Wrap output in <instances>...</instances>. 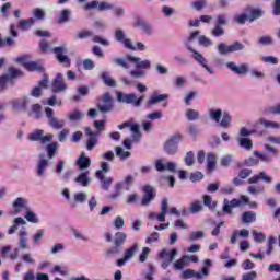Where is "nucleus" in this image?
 <instances>
[{
  "mask_svg": "<svg viewBox=\"0 0 280 280\" xmlns=\"http://www.w3.org/2000/svg\"><path fill=\"white\" fill-rule=\"evenodd\" d=\"M95 176L102 183V189H104V191H108V189H110V185H113V177H106L102 171H97Z\"/></svg>",
  "mask_w": 280,
  "mask_h": 280,
  "instance_id": "a878e982",
  "label": "nucleus"
},
{
  "mask_svg": "<svg viewBox=\"0 0 280 280\" xmlns=\"http://www.w3.org/2000/svg\"><path fill=\"white\" fill-rule=\"evenodd\" d=\"M30 117H35V119H40L43 117V105L36 103L33 104L28 110Z\"/></svg>",
  "mask_w": 280,
  "mask_h": 280,
  "instance_id": "e433bc0d",
  "label": "nucleus"
},
{
  "mask_svg": "<svg viewBox=\"0 0 280 280\" xmlns=\"http://www.w3.org/2000/svg\"><path fill=\"white\" fill-rule=\"evenodd\" d=\"M90 36H93V33L90 30H83L77 33L75 38L78 40H84V38H90Z\"/></svg>",
  "mask_w": 280,
  "mask_h": 280,
  "instance_id": "0e129e2a",
  "label": "nucleus"
},
{
  "mask_svg": "<svg viewBox=\"0 0 280 280\" xmlns=\"http://www.w3.org/2000/svg\"><path fill=\"white\" fill-rule=\"evenodd\" d=\"M74 180L75 183H78V185H81V187H89L91 185V177H89V171L79 174Z\"/></svg>",
  "mask_w": 280,
  "mask_h": 280,
  "instance_id": "f704fd0d",
  "label": "nucleus"
},
{
  "mask_svg": "<svg viewBox=\"0 0 280 280\" xmlns=\"http://www.w3.org/2000/svg\"><path fill=\"white\" fill-rule=\"evenodd\" d=\"M10 104L13 110H27V106L30 105V96L15 98L11 101Z\"/></svg>",
  "mask_w": 280,
  "mask_h": 280,
  "instance_id": "4be33fe9",
  "label": "nucleus"
},
{
  "mask_svg": "<svg viewBox=\"0 0 280 280\" xmlns=\"http://www.w3.org/2000/svg\"><path fill=\"white\" fill-rule=\"evenodd\" d=\"M137 253H139V244L133 243L132 246L125 249L124 257L117 260V266H126L127 261H130V259H132Z\"/></svg>",
  "mask_w": 280,
  "mask_h": 280,
  "instance_id": "ddd939ff",
  "label": "nucleus"
},
{
  "mask_svg": "<svg viewBox=\"0 0 280 280\" xmlns=\"http://www.w3.org/2000/svg\"><path fill=\"white\" fill-rule=\"evenodd\" d=\"M114 38L116 43H120V45H124L126 49H135L132 47V39L128 38V36L126 35V31H124V28H115Z\"/></svg>",
  "mask_w": 280,
  "mask_h": 280,
  "instance_id": "9b49d317",
  "label": "nucleus"
},
{
  "mask_svg": "<svg viewBox=\"0 0 280 280\" xmlns=\"http://www.w3.org/2000/svg\"><path fill=\"white\" fill-rule=\"evenodd\" d=\"M225 31L222 26L215 24V26L211 30V36L215 38H220V36H224Z\"/></svg>",
  "mask_w": 280,
  "mask_h": 280,
  "instance_id": "bf43d9fd",
  "label": "nucleus"
},
{
  "mask_svg": "<svg viewBox=\"0 0 280 280\" xmlns=\"http://www.w3.org/2000/svg\"><path fill=\"white\" fill-rule=\"evenodd\" d=\"M198 43L201 47H211V45H213V42L205 35H200L198 37Z\"/></svg>",
  "mask_w": 280,
  "mask_h": 280,
  "instance_id": "680f3d73",
  "label": "nucleus"
},
{
  "mask_svg": "<svg viewBox=\"0 0 280 280\" xmlns=\"http://www.w3.org/2000/svg\"><path fill=\"white\" fill-rule=\"evenodd\" d=\"M119 253H121V250L116 245L115 247H110L109 249H107L105 252V257H107V258L116 257V255H119Z\"/></svg>",
  "mask_w": 280,
  "mask_h": 280,
  "instance_id": "338daca9",
  "label": "nucleus"
},
{
  "mask_svg": "<svg viewBox=\"0 0 280 280\" xmlns=\"http://www.w3.org/2000/svg\"><path fill=\"white\" fill-rule=\"evenodd\" d=\"M101 78H102V80H103V82H104V84H105L106 86H112V88L117 86V81H115V79L110 78V73H108V72H103V73L101 74Z\"/></svg>",
  "mask_w": 280,
  "mask_h": 280,
  "instance_id": "49530a36",
  "label": "nucleus"
},
{
  "mask_svg": "<svg viewBox=\"0 0 280 280\" xmlns=\"http://www.w3.org/2000/svg\"><path fill=\"white\" fill-rule=\"evenodd\" d=\"M257 44L261 47H270V45H275V38L270 35H260L257 38Z\"/></svg>",
  "mask_w": 280,
  "mask_h": 280,
  "instance_id": "4c0bfd02",
  "label": "nucleus"
},
{
  "mask_svg": "<svg viewBox=\"0 0 280 280\" xmlns=\"http://www.w3.org/2000/svg\"><path fill=\"white\" fill-rule=\"evenodd\" d=\"M176 255H178V250L177 249H163L160 253V257L162 260L161 264V268H163V270H167V268H170V265L172 264V261H174V259H176Z\"/></svg>",
  "mask_w": 280,
  "mask_h": 280,
  "instance_id": "9d476101",
  "label": "nucleus"
},
{
  "mask_svg": "<svg viewBox=\"0 0 280 280\" xmlns=\"http://www.w3.org/2000/svg\"><path fill=\"white\" fill-rule=\"evenodd\" d=\"M24 218L27 222H31V224H38V222H40V219H38L36 213L30 207L26 208Z\"/></svg>",
  "mask_w": 280,
  "mask_h": 280,
  "instance_id": "58836bf2",
  "label": "nucleus"
},
{
  "mask_svg": "<svg viewBox=\"0 0 280 280\" xmlns=\"http://www.w3.org/2000/svg\"><path fill=\"white\" fill-rule=\"evenodd\" d=\"M143 191V197L141 199V205L142 207H148L154 198H156V192L154 191V187L150 185H145L142 189Z\"/></svg>",
  "mask_w": 280,
  "mask_h": 280,
  "instance_id": "f3484780",
  "label": "nucleus"
},
{
  "mask_svg": "<svg viewBox=\"0 0 280 280\" xmlns=\"http://www.w3.org/2000/svg\"><path fill=\"white\" fill-rule=\"evenodd\" d=\"M13 210L11 212V215H19L21 213V209H24L26 211L30 206H27V199L25 197H18L12 202Z\"/></svg>",
  "mask_w": 280,
  "mask_h": 280,
  "instance_id": "aec40b11",
  "label": "nucleus"
},
{
  "mask_svg": "<svg viewBox=\"0 0 280 280\" xmlns=\"http://www.w3.org/2000/svg\"><path fill=\"white\" fill-rule=\"evenodd\" d=\"M259 180H264V183H272V177H270L266 172H260L258 175H255L248 179L249 185H255L259 183Z\"/></svg>",
  "mask_w": 280,
  "mask_h": 280,
  "instance_id": "c85d7f7f",
  "label": "nucleus"
},
{
  "mask_svg": "<svg viewBox=\"0 0 280 280\" xmlns=\"http://www.w3.org/2000/svg\"><path fill=\"white\" fill-rule=\"evenodd\" d=\"M27 221L23 217H18L13 220V225L8 229V235H14L19 231V226H25Z\"/></svg>",
  "mask_w": 280,
  "mask_h": 280,
  "instance_id": "2f4dec72",
  "label": "nucleus"
},
{
  "mask_svg": "<svg viewBox=\"0 0 280 280\" xmlns=\"http://www.w3.org/2000/svg\"><path fill=\"white\" fill-rule=\"evenodd\" d=\"M217 25L222 27V25H229V18L225 14L217 15Z\"/></svg>",
  "mask_w": 280,
  "mask_h": 280,
  "instance_id": "774afa93",
  "label": "nucleus"
},
{
  "mask_svg": "<svg viewBox=\"0 0 280 280\" xmlns=\"http://www.w3.org/2000/svg\"><path fill=\"white\" fill-rule=\"evenodd\" d=\"M180 141H183L182 133L171 136L164 143V152L170 156H174V154L178 152V143H180Z\"/></svg>",
  "mask_w": 280,
  "mask_h": 280,
  "instance_id": "39448f33",
  "label": "nucleus"
},
{
  "mask_svg": "<svg viewBox=\"0 0 280 280\" xmlns=\"http://www.w3.org/2000/svg\"><path fill=\"white\" fill-rule=\"evenodd\" d=\"M127 237H128V235H126V233L117 232L115 234V240H114L115 246H117L118 248H121V246H124V242H126Z\"/></svg>",
  "mask_w": 280,
  "mask_h": 280,
  "instance_id": "de8ad7c7",
  "label": "nucleus"
},
{
  "mask_svg": "<svg viewBox=\"0 0 280 280\" xmlns=\"http://www.w3.org/2000/svg\"><path fill=\"white\" fill-rule=\"evenodd\" d=\"M252 234L256 244H262V242H266V234H264V232H257L256 230H253Z\"/></svg>",
  "mask_w": 280,
  "mask_h": 280,
  "instance_id": "6e6d98bb",
  "label": "nucleus"
},
{
  "mask_svg": "<svg viewBox=\"0 0 280 280\" xmlns=\"http://www.w3.org/2000/svg\"><path fill=\"white\" fill-rule=\"evenodd\" d=\"M18 62L23 65V67L27 69V71H40V72L45 71V68H43L40 63L36 61H30L27 60L26 57H19Z\"/></svg>",
  "mask_w": 280,
  "mask_h": 280,
  "instance_id": "6ab92c4d",
  "label": "nucleus"
},
{
  "mask_svg": "<svg viewBox=\"0 0 280 280\" xmlns=\"http://www.w3.org/2000/svg\"><path fill=\"white\" fill-rule=\"evenodd\" d=\"M128 60L135 65L136 69H140V71L152 69V61L148 59L142 60L141 57L129 55Z\"/></svg>",
  "mask_w": 280,
  "mask_h": 280,
  "instance_id": "dca6fc26",
  "label": "nucleus"
},
{
  "mask_svg": "<svg viewBox=\"0 0 280 280\" xmlns=\"http://www.w3.org/2000/svg\"><path fill=\"white\" fill-rule=\"evenodd\" d=\"M45 115L48 119V126L52 128V130H62L65 128L67 121L65 119H60L54 115V110L50 107L45 108Z\"/></svg>",
  "mask_w": 280,
  "mask_h": 280,
  "instance_id": "0eeeda50",
  "label": "nucleus"
},
{
  "mask_svg": "<svg viewBox=\"0 0 280 280\" xmlns=\"http://www.w3.org/2000/svg\"><path fill=\"white\" fill-rule=\"evenodd\" d=\"M96 108H98L100 113H110L113 110V96L110 93L106 92L101 96L96 104Z\"/></svg>",
  "mask_w": 280,
  "mask_h": 280,
  "instance_id": "1a4fd4ad",
  "label": "nucleus"
},
{
  "mask_svg": "<svg viewBox=\"0 0 280 280\" xmlns=\"http://www.w3.org/2000/svg\"><path fill=\"white\" fill-rule=\"evenodd\" d=\"M45 131L43 129H36L32 133L28 135L30 141H40L42 144L45 143H51L54 141V135L52 133H47L46 136Z\"/></svg>",
  "mask_w": 280,
  "mask_h": 280,
  "instance_id": "f8f14e48",
  "label": "nucleus"
},
{
  "mask_svg": "<svg viewBox=\"0 0 280 280\" xmlns=\"http://www.w3.org/2000/svg\"><path fill=\"white\" fill-rule=\"evenodd\" d=\"M184 161H185V165H187V167H191L194 165V163H196L194 151L187 152L184 158Z\"/></svg>",
  "mask_w": 280,
  "mask_h": 280,
  "instance_id": "4d7b16f0",
  "label": "nucleus"
},
{
  "mask_svg": "<svg viewBox=\"0 0 280 280\" xmlns=\"http://www.w3.org/2000/svg\"><path fill=\"white\" fill-rule=\"evenodd\" d=\"M165 100H167V94H158L155 92L147 101V106H156V104H161V102H165Z\"/></svg>",
  "mask_w": 280,
  "mask_h": 280,
  "instance_id": "7c9ffc66",
  "label": "nucleus"
},
{
  "mask_svg": "<svg viewBox=\"0 0 280 280\" xmlns=\"http://www.w3.org/2000/svg\"><path fill=\"white\" fill-rule=\"evenodd\" d=\"M209 117L214 121L215 124H219L221 128L226 130V128H230L231 126V114L228 112H222L221 108H215V109H209Z\"/></svg>",
  "mask_w": 280,
  "mask_h": 280,
  "instance_id": "20e7f679",
  "label": "nucleus"
},
{
  "mask_svg": "<svg viewBox=\"0 0 280 280\" xmlns=\"http://www.w3.org/2000/svg\"><path fill=\"white\" fill-rule=\"evenodd\" d=\"M226 69L235 73L236 75H248L250 73L252 78H266V74L257 69H252L248 63H235V61H229L225 63Z\"/></svg>",
  "mask_w": 280,
  "mask_h": 280,
  "instance_id": "7ed1b4c3",
  "label": "nucleus"
},
{
  "mask_svg": "<svg viewBox=\"0 0 280 280\" xmlns=\"http://www.w3.org/2000/svg\"><path fill=\"white\" fill-rule=\"evenodd\" d=\"M186 118L188 121H198V119H200V113L196 109L189 108L186 110Z\"/></svg>",
  "mask_w": 280,
  "mask_h": 280,
  "instance_id": "3c124183",
  "label": "nucleus"
},
{
  "mask_svg": "<svg viewBox=\"0 0 280 280\" xmlns=\"http://www.w3.org/2000/svg\"><path fill=\"white\" fill-rule=\"evenodd\" d=\"M59 148L60 144L58 142H50L46 145V155L45 153H40L37 161V176H45V172H47V167H49V161H51V159H54L56 154H58Z\"/></svg>",
  "mask_w": 280,
  "mask_h": 280,
  "instance_id": "f257e3e1",
  "label": "nucleus"
},
{
  "mask_svg": "<svg viewBox=\"0 0 280 280\" xmlns=\"http://www.w3.org/2000/svg\"><path fill=\"white\" fill-rule=\"evenodd\" d=\"M95 9H98V12H105L106 10H113V4L106 1L100 2L97 0H93L83 5V10L85 11L95 10Z\"/></svg>",
  "mask_w": 280,
  "mask_h": 280,
  "instance_id": "4468645a",
  "label": "nucleus"
},
{
  "mask_svg": "<svg viewBox=\"0 0 280 280\" xmlns=\"http://www.w3.org/2000/svg\"><path fill=\"white\" fill-rule=\"evenodd\" d=\"M247 191L252 196H259V194H264V191H266V187L250 185L248 186Z\"/></svg>",
  "mask_w": 280,
  "mask_h": 280,
  "instance_id": "603ef678",
  "label": "nucleus"
},
{
  "mask_svg": "<svg viewBox=\"0 0 280 280\" xmlns=\"http://www.w3.org/2000/svg\"><path fill=\"white\" fill-rule=\"evenodd\" d=\"M218 163V156L214 153H208L207 155V167L209 172L215 170V164Z\"/></svg>",
  "mask_w": 280,
  "mask_h": 280,
  "instance_id": "a18cd8bd",
  "label": "nucleus"
},
{
  "mask_svg": "<svg viewBox=\"0 0 280 280\" xmlns=\"http://www.w3.org/2000/svg\"><path fill=\"white\" fill-rule=\"evenodd\" d=\"M93 124H94V128L97 130L94 133L100 137V135H102L104 132V130L106 129L105 121L104 120H94Z\"/></svg>",
  "mask_w": 280,
  "mask_h": 280,
  "instance_id": "13d9d810",
  "label": "nucleus"
},
{
  "mask_svg": "<svg viewBox=\"0 0 280 280\" xmlns=\"http://www.w3.org/2000/svg\"><path fill=\"white\" fill-rule=\"evenodd\" d=\"M73 200L74 202H80L81 205L84 203L85 200H89V195H86V192H77L73 196Z\"/></svg>",
  "mask_w": 280,
  "mask_h": 280,
  "instance_id": "052dcab7",
  "label": "nucleus"
},
{
  "mask_svg": "<svg viewBox=\"0 0 280 280\" xmlns=\"http://www.w3.org/2000/svg\"><path fill=\"white\" fill-rule=\"evenodd\" d=\"M71 21V10L70 9H63L60 11L59 18H58V23H69Z\"/></svg>",
  "mask_w": 280,
  "mask_h": 280,
  "instance_id": "c03bdc74",
  "label": "nucleus"
},
{
  "mask_svg": "<svg viewBox=\"0 0 280 280\" xmlns=\"http://www.w3.org/2000/svg\"><path fill=\"white\" fill-rule=\"evenodd\" d=\"M233 163H235V160H233L232 154L224 155L223 158H221V161H220V165H222V167H231Z\"/></svg>",
  "mask_w": 280,
  "mask_h": 280,
  "instance_id": "864d4df0",
  "label": "nucleus"
},
{
  "mask_svg": "<svg viewBox=\"0 0 280 280\" xmlns=\"http://www.w3.org/2000/svg\"><path fill=\"white\" fill-rule=\"evenodd\" d=\"M52 51H54L57 60L61 65H63L66 67H69L71 65V59H69V57L67 55H65V51H66L65 47H55L52 49Z\"/></svg>",
  "mask_w": 280,
  "mask_h": 280,
  "instance_id": "b1692460",
  "label": "nucleus"
},
{
  "mask_svg": "<svg viewBox=\"0 0 280 280\" xmlns=\"http://www.w3.org/2000/svg\"><path fill=\"white\" fill-rule=\"evenodd\" d=\"M67 91V83L62 78V73H58L52 80V93H65Z\"/></svg>",
  "mask_w": 280,
  "mask_h": 280,
  "instance_id": "412c9836",
  "label": "nucleus"
},
{
  "mask_svg": "<svg viewBox=\"0 0 280 280\" xmlns=\"http://www.w3.org/2000/svg\"><path fill=\"white\" fill-rule=\"evenodd\" d=\"M135 27H140V30H142V32L147 36H152V34H154V31L152 30V24L145 22V20L141 18H136Z\"/></svg>",
  "mask_w": 280,
  "mask_h": 280,
  "instance_id": "393cba45",
  "label": "nucleus"
},
{
  "mask_svg": "<svg viewBox=\"0 0 280 280\" xmlns=\"http://www.w3.org/2000/svg\"><path fill=\"white\" fill-rule=\"evenodd\" d=\"M130 154V151H125L124 148L116 147V156H119L122 161L129 159Z\"/></svg>",
  "mask_w": 280,
  "mask_h": 280,
  "instance_id": "e2e57ef3",
  "label": "nucleus"
},
{
  "mask_svg": "<svg viewBox=\"0 0 280 280\" xmlns=\"http://www.w3.org/2000/svg\"><path fill=\"white\" fill-rule=\"evenodd\" d=\"M85 135L86 137H89L85 148L86 150H89V152H91V150H93L95 148V145H97V133H95L91 127H86L85 128Z\"/></svg>",
  "mask_w": 280,
  "mask_h": 280,
  "instance_id": "5701e85b",
  "label": "nucleus"
},
{
  "mask_svg": "<svg viewBox=\"0 0 280 280\" xmlns=\"http://www.w3.org/2000/svg\"><path fill=\"white\" fill-rule=\"evenodd\" d=\"M209 276V268L203 267L200 272H196L194 269H186L182 272V279H205Z\"/></svg>",
  "mask_w": 280,
  "mask_h": 280,
  "instance_id": "2eb2a0df",
  "label": "nucleus"
},
{
  "mask_svg": "<svg viewBox=\"0 0 280 280\" xmlns=\"http://www.w3.org/2000/svg\"><path fill=\"white\" fill-rule=\"evenodd\" d=\"M255 220H257V214L255 212L248 211L243 213L242 222L245 224H250V222H255Z\"/></svg>",
  "mask_w": 280,
  "mask_h": 280,
  "instance_id": "8fccbe9b",
  "label": "nucleus"
},
{
  "mask_svg": "<svg viewBox=\"0 0 280 280\" xmlns=\"http://www.w3.org/2000/svg\"><path fill=\"white\" fill-rule=\"evenodd\" d=\"M143 96L137 97V94L129 93L126 94L124 92L117 93V100L121 102L122 104H132V106H136V108H139L143 102Z\"/></svg>",
  "mask_w": 280,
  "mask_h": 280,
  "instance_id": "423d86ee",
  "label": "nucleus"
},
{
  "mask_svg": "<svg viewBox=\"0 0 280 280\" xmlns=\"http://www.w3.org/2000/svg\"><path fill=\"white\" fill-rule=\"evenodd\" d=\"M257 124H259L260 126H264L265 128H272L273 130L280 129V124L272 120L260 119L257 121Z\"/></svg>",
  "mask_w": 280,
  "mask_h": 280,
  "instance_id": "09e8293b",
  "label": "nucleus"
},
{
  "mask_svg": "<svg viewBox=\"0 0 280 280\" xmlns=\"http://www.w3.org/2000/svg\"><path fill=\"white\" fill-rule=\"evenodd\" d=\"M236 141L243 150H247V152H250L253 150V140L248 138H236Z\"/></svg>",
  "mask_w": 280,
  "mask_h": 280,
  "instance_id": "37998d69",
  "label": "nucleus"
},
{
  "mask_svg": "<svg viewBox=\"0 0 280 280\" xmlns=\"http://www.w3.org/2000/svg\"><path fill=\"white\" fill-rule=\"evenodd\" d=\"M135 184V177L132 175H128L125 177L122 182H119L116 184V194L112 195V198H117L121 194V187L124 185H133Z\"/></svg>",
  "mask_w": 280,
  "mask_h": 280,
  "instance_id": "bb28decb",
  "label": "nucleus"
},
{
  "mask_svg": "<svg viewBox=\"0 0 280 280\" xmlns=\"http://www.w3.org/2000/svg\"><path fill=\"white\" fill-rule=\"evenodd\" d=\"M187 259H189V256H183L179 259L175 260L173 262L175 270H183V268H185V264L187 262Z\"/></svg>",
  "mask_w": 280,
  "mask_h": 280,
  "instance_id": "5fc2aeb1",
  "label": "nucleus"
},
{
  "mask_svg": "<svg viewBox=\"0 0 280 280\" xmlns=\"http://www.w3.org/2000/svg\"><path fill=\"white\" fill-rule=\"evenodd\" d=\"M167 209H170V203L167 199H163L161 203V213L156 214L155 212L149 213V220H158L159 222H165V215H167Z\"/></svg>",
  "mask_w": 280,
  "mask_h": 280,
  "instance_id": "a211bd4d",
  "label": "nucleus"
},
{
  "mask_svg": "<svg viewBox=\"0 0 280 280\" xmlns=\"http://www.w3.org/2000/svg\"><path fill=\"white\" fill-rule=\"evenodd\" d=\"M250 235V231L246 230V229H243V230H235L233 233H232V236L230 238V243L231 244H237V237H249Z\"/></svg>",
  "mask_w": 280,
  "mask_h": 280,
  "instance_id": "c9c22d12",
  "label": "nucleus"
},
{
  "mask_svg": "<svg viewBox=\"0 0 280 280\" xmlns=\"http://www.w3.org/2000/svg\"><path fill=\"white\" fill-rule=\"evenodd\" d=\"M131 137L129 138L133 143H139L141 141V131L139 130V124H133L131 126Z\"/></svg>",
  "mask_w": 280,
  "mask_h": 280,
  "instance_id": "a19ab883",
  "label": "nucleus"
},
{
  "mask_svg": "<svg viewBox=\"0 0 280 280\" xmlns=\"http://www.w3.org/2000/svg\"><path fill=\"white\" fill-rule=\"evenodd\" d=\"M67 118L69 121H82V119H84V113L80 109H73L67 114Z\"/></svg>",
  "mask_w": 280,
  "mask_h": 280,
  "instance_id": "ea45409f",
  "label": "nucleus"
},
{
  "mask_svg": "<svg viewBox=\"0 0 280 280\" xmlns=\"http://www.w3.org/2000/svg\"><path fill=\"white\" fill-rule=\"evenodd\" d=\"M130 55H127L126 57H115L112 59L113 65H116V67H121L122 69H130V60L128 59Z\"/></svg>",
  "mask_w": 280,
  "mask_h": 280,
  "instance_id": "72a5a7b5",
  "label": "nucleus"
},
{
  "mask_svg": "<svg viewBox=\"0 0 280 280\" xmlns=\"http://www.w3.org/2000/svg\"><path fill=\"white\" fill-rule=\"evenodd\" d=\"M198 36H200V31H194L192 33H190L189 37L187 38L186 47H187L188 51H191L194 60H196V62L201 65V67H203V69H206V71H208V73H210V75H213L214 70H213V68L209 67V63H208L207 59L205 58V56H202V54H200L198 50L191 48V46H190L191 43H194V40H196V38H198Z\"/></svg>",
  "mask_w": 280,
  "mask_h": 280,
  "instance_id": "f03ea898",
  "label": "nucleus"
},
{
  "mask_svg": "<svg viewBox=\"0 0 280 280\" xmlns=\"http://www.w3.org/2000/svg\"><path fill=\"white\" fill-rule=\"evenodd\" d=\"M217 49L221 56H228V54H235V51L244 50V44L240 42H234L231 45L220 43L218 44Z\"/></svg>",
  "mask_w": 280,
  "mask_h": 280,
  "instance_id": "6e6552de",
  "label": "nucleus"
},
{
  "mask_svg": "<svg viewBox=\"0 0 280 280\" xmlns=\"http://www.w3.org/2000/svg\"><path fill=\"white\" fill-rule=\"evenodd\" d=\"M65 165H66L65 160H59L54 167V172L55 174H57V176H60L61 180H69V173L62 174V172H65Z\"/></svg>",
  "mask_w": 280,
  "mask_h": 280,
  "instance_id": "c756f323",
  "label": "nucleus"
},
{
  "mask_svg": "<svg viewBox=\"0 0 280 280\" xmlns=\"http://www.w3.org/2000/svg\"><path fill=\"white\" fill-rule=\"evenodd\" d=\"M32 25H34V19L20 21V28H22L23 31L30 30V27H32Z\"/></svg>",
  "mask_w": 280,
  "mask_h": 280,
  "instance_id": "69168bd1",
  "label": "nucleus"
},
{
  "mask_svg": "<svg viewBox=\"0 0 280 280\" xmlns=\"http://www.w3.org/2000/svg\"><path fill=\"white\" fill-rule=\"evenodd\" d=\"M246 12H247V21H249V23H253L257 21V19H261V16H264V11H261V9H254L249 7L246 9Z\"/></svg>",
  "mask_w": 280,
  "mask_h": 280,
  "instance_id": "cd10ccee",
  "label": "nucleus"
},
{
  "mask_svg": "<svg viewBox=\"0 0 280 280\" xmlns=\"http://www.w3.org/2000/svg\"><path fill=\"white\" fill-rule=\"evenodd\" d=\"M77 165H79L80 170H89V167H91V159L82 153L77 161Z\"/></svg>",
  "mask_w": 280,
  "mask_h": 280,
  "instance_id": "79ce46f5",
  "label": "nucleus"
},
{
  "mask_svg": "<svg viewBox=\"0 0 280 280\" xmlns=\"http://www.w3.org/2000/svg\"><path fill=\"white\" fill-rule=\"evenodd\" d=\"M18 246L21 250H27V231L22 228L19 231V243Z\"/></svg>",
  "mask_w": 280,
  "mask_h": 280,
  "instance_id": "473e14b6",
  "label": "nucleus"
}]
</instances>
